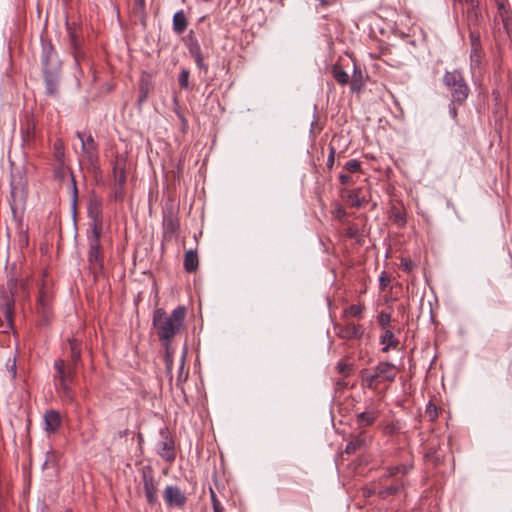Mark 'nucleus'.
<instances>
[{
  "label": "nucleus",
  "instance_id": "nucleus-1",
  "mask_svg": "<svg viewBox=\"0 0 512 512\" xmlns=\"http://www.w3.org/2000/svg\"><path fill=\"white\" fill-rule=\"evenodd\" d=\"M29 295L27 282L20 283L14 276L7 279V289H0V310L6 321V327L12 329L14 325V306L16 298H27Z\"/></svg>",
  "mask_w": 512,
  "mask_h": 512
},
{
  "label": "nucleus",
  "instance_id": "nucleus-2",
  "mask_svg": "<svg viewBox=\"0 0 512 512\" xmlns=\"http://www.w3.org/2000/svg\"><path fill=\"white\" fill-rule=\"evenodd\" d=\"M54 370L53 380L56 391L65 402L73 403L75 392L72 389V383L76 377L77 367L68 364L63 359H57L54 362Z\"/></svg>",
  "mask_w": 512,
  "mask_h": 512
},
{
  "label": "nucleus",
  "instance_id": "nucleus-3",
  "mask_svg": "<svg viewBox=\"0 0 512 512\" xmlns=\"http://www.w3.org/2000/svg\"><path fill=\"white\" fill-rule=\"evenodd\" d=\"M443 83L450 91L453 105H462L467 100L470 88L459 69L445 71Z\"/></svg>",
  "mask_w": 512,
  "mask_h": 512
},
{
  "label": "nucleus",
  "instance_id": "nucleus-4",
  "mask_svg": "<svg viewBox=\"0 0 512 512\" xmlns=\"http://www.w3.org/2000/svg\"><path fill=\"white\" fill-rule=\"evenodd\" d=\"M462 5V12L465 14V22L469 32V40L472 36H476L477 40L481 39V31L484 24L482 12L478 7L477 0H456Z\"/></svg>",
  "mask_w": 512,
  "mask_h": 512
},
{
  "label": "nucleus",
  "instance_id": "nucleus-5",
  "mask_svg": "<svg viewBox=\"0 0 512 512\" xmlns=\"http://www.w3.org/2000/svg\"><path fill=\"white\" fill-rule=\"evenodd\" d=\"M101 227L97 224L92 229L89 241L88 262L94 275L101 273L103 269V255L100 244Z\"/></svg>",
  "mask_w": 512,
  "mask_h": 512
},
{
  "label": "nucleus",
  "instance_id": "nucleus-6",
  "mask_svg": "<svg viewBox=\"0 0 512 512\" xmlns=\"http://www.w3.org/2000/svg\"><path fill=\"white\" fill-rule=\"evenodd\" d=\"M186 308L177 306L172 313L162 321V340L173 338L183 327Z\"/></svg>",
  "mask_w": 512,
  "mask_h": 512
},
{
  "label": "nucleus",
  "instance_id": "nucleus-7",
  "mask_svg": "<svg viewBox=\"0 0 512 512\" xmlns=\"http://www.w3.org/2000/svg\"><path fill=\"white\" fill-rule=\"evenodd\" d=\"M42 66L43 72H60L61 61L50 41L42 42Z\"/></svg>",
  "mask_w": 512,
  "mask_h": 512
},
{
  "label": "nucleus",
  "instance_id": "nucleus-8",
  "mask_svg": "<svg viewBox=\"0 0 512 512\" xmlns=\"http://www.w3.org/2000/svg\"><path fill=\"white\" fill-rule=\"evenodd\" d=\"M470 72L471 76L474 79L475 77H480L482 75V60H483V50L481 45V39L477 40V37L472 36V40H470Z\"/></svg>",
  "mask_w": 512,
  "mask_h": 512
},
{
  "label": "nucleus",
  "instance_id": "nucleus-9",
  "mask_svg": "<svg viewBox=\"0 0 512 512\" xmlns=\"http://www.w3.org/2000/svg\"><path fill=\"white\" fill-rule=\"evenodd\" d=\"M164 500L171 509H184L187 501L186 493L178 486H166L163 492Z\"/></svg>",
  "mask_w": 512,
  "mask_h": 512
},
{
  "label": "nucleus",
  "instance_id": "nucleus-10",
  "mask_svg": "<svg viewBox=\"0 0 512 512\" xmlns=\"http://www.w3.org/2000/svg\"><path fill=\"white\" fill-rule=\"evenodd\" d=\"M334 330L336 335L343 340L361 339L364 335L365 329L361 324L349 322L345 325H335Z\"/></svg>",
  "mask_w": 512,
  "mask_h": 512
},
{
  "label": "nucleus",
  "instance_id": "nucleus-11",
  "mask_svg": "<svg viewBox=\"0 0 512 512\" xmlns=\"http://www.w3.org/2000/svg\"><path fill=\"white\" fill-rule=\"evenodd\" d=\"M77 138L81 142L82 153L84 157L92 163L98 155L97 144L91 134L85 135L80 131L76 132Z\"/></svg>",
  "mask_w": 512,
  "mask_h": 512
},
{
  "label": "nucleus",
  "instance_id": "nucleus-12",
  "mask_svg": "<svg viewBox=\"0 0 512 512\" xmlns=\"http://www.w3.org/2000/svg\"><path fill=\"white\" fill-rule=\"evenodd\" d=\"M380 416V410L376 407L369 406L366 410L358 413L355 423L360 431H364L366 427L372 426Z\"/></svg>",
  "mask_w": 512,
  "mask_h": 512
},
{
  "label": "nucleus",
  "instance_id": "nucleus-13",
  "mask_svg": "<svg viewBox=\"0 0 512 512\" xmlns=\"http://www.w3.org/2000/svg\"><path fill=\"white\" fill-rule=\"evenodd\" d=\"M373 370L379 380L393 382L397 376V368L390 362H379Z\"/></svg>",
  "mask_w": 512,
  "mask_h": 512
},
{
  "label": "nucleus",
  "instance_id": "nucleus-14",
  "mask_svg": "<svg viewBox=\"0 0 512 512\" xmlns=\"http://www.w3.org/2000/svg\"><path fill=\"white\" fill-rule=\"evenodd\" d=\"M62 424V418L58 411L48 410L44 414V429L48 434H55Z\"/></svg>",
  "mask_w": 512,
  "mask_h": 512
},
{
  "label": "nucleus",
  "instance_id": "nucleus-15",
  "mask_svg": "<svg viewBox=\"0 0 512 512\" xmlns=\"http://www.w3.org/2000/svg\"><path fill=\"white\" fill-rule=\"evenodd\" d=\"M340 194L342 199H344L351 207L354 208H360L365 202L364 197L361 196V189H342Z\"/></svg>",
  "mask_w": 512,
  "mask_h": 512
},
{
  "label": "nucleus",
  "instance_id": "nucleus-16",
  "mask_svg": "<svg viewBox=\"0 0 512 512\" xmlns=\"http://www.w3.org/2000/svg\"><path fill=\"white\" fill-rule=\"evenodd\" d=\"M11 198L12 203L15 204L16 202H22L26 198V191H25V185L21 178L16 180V178L13 176L11 180Z\"/></svg>",
  "mask_w": 512,
  "mask_h": 512
},
{
  "label": "nucleus",
  "instance_id": "nucleus-17",
  "mask_svg": "<svg viewBox=\"0 0 512 512\" xmlns=\"http://www.w3.org/2000/svg\"><path fill=\"white\" fill-rule=\"evenodd\" d=\"M380 344L383 345L382 351L388 352L390 349H396L399 344V340L395 337L391 329L383 330L379 338Z\"/></svg>",
  "mask_w": 512,
  "mask_h": 512
},
{
  "label": "nucleus",
  "instance_id": "nucleus-18",
  "mask_svg": "<svg viewBox=\"0 0 512 512\" xmlns=\"http://www.w3.org/2000/svg\"><path fill=\"white\" fill-rule=\"evenodd\" d=\"M153 89L152 76L143 73L139 83V98L138 103L142 104L148 97L150 91Z\"/></svg>",
  "mask_w": 512,
  "mask_h": 512
},
{
  "label": "nucleus",
  "instance_id": "nucleus-19",
  "mask_svg": "<svg viewBox=\"0 0 512 512\" xmlns=\"http://www.w3.org/2000/svg\"><path fill=\"white\" fill-rule=\"evenodd\" d=\"M69 30V43L70 47L72 49V53L74 56L75 64L77 67L80 65V61L84 58V53L82 52L80 48V41L74 31H72L70 28Z\"/></svg>",
  "mask_w": 512,
  "mask_h": 512
},
{
  "label": "nucleus",
  "instance_id": "nucleus-20",
  "mask_svg": "<svg viewBox=\"0 0 512 512\" xmlns=\"http://www.w3.org/2000/svg\"><path fill=\"white\" fill-rule=\"evenodd\" d=\"M43 74L46 93L51 96L55 95L58 91L60 72H43Z\"/></svg>",
  "mask_w": 512,
  "mask_h": 512
},
{
  "label": "nucleus",
  "instance_id": "nucleus-21",
  "mask_svg": "<svg viewBox=\"0 0 512 512\" xmlns=\"http://www.w3.org/2000/svg\"><path fill=\"white\" fill-rule=\"evenodd\" d=\"M367 442V435L365 431H360L356 436H354L346 445L345 452L350 454L354 453L358 449L364 447Z\"/></svg>",
  "mask_w": 512,
  "mask_h": 512
},
{
  "label": "nucleus",
  "instance_id": "nucleus-22",
  "mask_svg": "<svg viewBox=\"0 0 512 512\" xmlns=\"http://www.w3.org/2000/svg\"><path fill=\"white\" fill-rule=\"evenodd\" d=\"M145 495L149 503H156L157 501V485L151 477H148L146 472L143 474Z\"/></svg>",
  "mask_w": 512,
  "mask_h": 512
},
{
  "label": "nucleus",
  "instance_id": "nucleus-23",
  "mask_svg": "<svg viewBox=\"0 0 512 512\" xmlns=\"http://www.w3.org/2000/svg\"><path fill=\"white\" fill-rule=\"evenodd\" d=\"M361 382L364 387H367L372 390H376L379 384V379L375 373V371H369L368 369H363L360 372Z\"/></svg>",
  "mask_w": 512,
  "mask_h": 512
},
{
  "label": "nucleus",
  "instance_id": "nucleus-24",
  "mask_svg": "<svg viewBox=\"0 0 512 512\" xmlns=\"http://www.w3.org/2000/svg\"><path fill=\"white\" fill-rule=\"evenodd\" d=\"M365 311L364 303H357L346 307L342 312L343 318H356L361 319Z\"/></svg>",
  "mask_w": 512,
  "mask_h": 512
},
{
  "label": "nucleus",
  "instance_id": "nucleus-25",
  "mask_svg": "<svg viewBox=\"0 0 512 512\" xmlns=\"http://www.w3.org/2000/svg\"><path fill=\"white\" fill-rule=\"evenodd\" d=\"M496 19L500 20L503 28L508 37L512 39V13L510 10H503L501 13H496Z\"/></svg>",
  "mask_w": 512,
  "mask_h": 512
},
{
  "label": "nucleus",
  "instance_id": "nucleus-26",
  "mask_svg": "<svg viewBox=\"0 0 512 512\" xmlns=\"http://www.w3.org/2000/svg\"><path fill=\"white\" fill-rule=\"evenodd\" d=\"M184 267L187 272H194L198 268V256L196 251L189 250L185 253Z\"/></svg>",
  "mask_w": 512,
  "mask_h": 512
},
{
  "label": "nucleus",
  "instance_id": "nucleus-27",
  "mask_svg": "<svg viewBox=\"0 0 512 512\" xmlns=\"http://www.w3.org/2000/svg\"><path fill=\"white\" fill-rule=\"evenodd\" d=\"M187 28V19L182 10L176 12L173 16V29L176 33L181 34Z\"/></svg>",
  "mask_w": 512,
  "mask_h": 512
},
{
  "label": "nucleus",
  "instance_id": "nucleus-28",
  "mask_svg": "<svg viewBox=\"0 0 512 512\" xmlns=\"http://www.w3.org/2000/svg\"><path fill=\"white\" fill-rule=\"evenodd\" d=\"M49 310H50L49 297L45 292L40 291V294H39V297L37 300V311H38V313L42 314V316L45 319H47L48 315H49Z\"/></svg>",
  "mask_w": 512,
  "mask_h": 512
},
{
  "label": "nucleus",
  "instance_id": "nucleus-29",
  "mask_svg": "<svg viewBox=\"0 0 512 512\" xmlns=\"http://www.w3.org/2000/svg\"><path fill=\"white\" fill-rule=\"evenodd\" d=\"M70 363L71 365L77 367L78 363L81 360V347L80 343L77 340H70Z\"/></svg>",
  "mask_w": 512,
  "mask_h": 512
},
{
  "label": "nucleus",
  "instance_id": "nucleus-30",
  "mask_svg": "<svg viewBox=\"0 0 512 512\" xmlns=\"http://www.w3.org/2000/svg\"><path fill=\"white\" fill-rule=\"evenodd\" d=\"M175 456L176 454L173 441L168 440L167 437H165V441H162V459L171 463L175 460Z\"/></svg>",
  "mask_w": 512,
  "mask_h": 512
},
{
  "label": "nucleus",
  "instance_id": "nucleus-31",
  "mask_svg": "<svg viewBox=\"0 0 512 512\" xmlns=\"http://www.w3.org/2000/svg\"><path fill=\"white\" fill-rule=\"evenodd\" d=\"M332 75L340 85H346L349 82V75L339 65H334Z\"/></svg>",
  "mask_w": 512,
  "mask_h": 512
},
{
  "label": "nucleus",
  "instance_id": "nucleus-32",
  "mask_svg": "<svg viewBox=\"0 0 512 512\" xmlns=\"http://www.w3.org/2000/svg\"><path fill=\"white\" fill-rule=\"evenodd\" d=\"M410 469H411V466L405 465V464L391 466L386 469L385 476L392 477V476L397 475L398 473L405 475L410 471Z\"/></svg>",
  "mask_w": 512,
  "mask_h": 512
},
{
  "label": "nucleus",
  "instance_id": "nucleus-33",
  "mask_svg": "<svg viewBox=\"0 0 512 512\" xmlns=\"http://www.w3.org/2000/svg\"><path fill=\"white\" fill-rule=\"evenodd\" d=\"M362 86V73L360 68L354 65V74L353 79L351 81V90L353 92H358Z\"/></svg>",
  "mask_w": 512,
  "mask_h": 512
},
{
  "label": "nucleus",
  "instance_id": "nucleus-34",
  "mask_svg": "<svg viewBox=\"0 0 512 512\" xmlns=\"http://www.w3.org/2000/svg\"><path fill=\"white\" fill-rule=\"evenodd\" d=\"M402 487V484L401 483H395V484H392L390 486H387L383 489H380L377 494L381 497V498H386L388 496H391V495H394L396 493H398L400 491Z\"/></svg>",
  "mask_w": 512,
  "mask_h": 512
},
{
  "label": "nucleus",
  "instance_id": "nucleus-35",
  "mask_svg": "<svg viewBox=\"0 0 512 512\" xmlns=\"http://www.w3.org/2000/svg\"><path fill=\"white\" fill-rule=\"evenodd\" d=\"M391 217L393 222L399 227H404L406 225V216L401 210L393 207L391 210Z\"/></svg>",
  "mask_w": 512,
  "mask_h": 512
},
{
  "label": "nucleus",
  "instance_id": "nucleus-36",
  "mask_svg": "<svg viewBox=\"0 0 512 512\" xmlns=\"http://www.w3.org/2000/svg\"><path fill=\"white\" fill-rule=\"evenodd\" d=\"M401 429V425L399 421H392L385 424L382 428L383 434L386 436H392L398 433Z\"/></svg>",
  "mask_w": 512,
  "mask_h": 512
},
{
  "label": "nucleus",
  "instance_id": "nucleus-37",
  "mask_svg": "<svg viewBox=\"0 0 512 512\" xmlns=\"http://www.w3.org/2000/svg\"><path fill=\"white\" fill-rule=\"evenodd\" d=\"M54 157L56 161H58L60 164H63L65 152H64V144L62 140L58 139L54 143Z\"/></svg>",
  "mask_w": 512,
  "mask_h": 512
},
{
  "label": "nucleus",
  "instance_id": "nucleus-38",
  "mask_svg": "<svg viewBox=\"0 0 512 512\" xmlns=\"http://www.w3.org/2000/svg\"><path fill=\"white\" fill-rule=\"evenodd\" d=\"M114 184L117 186L116 194L120 193L119 190L123 188L126 183V174L125 171L113 172Z\"/></svg>",
  "mask_w": 512,
  "mask_h": 512
},
{
  "label": "nucleus",
  "instance_id": "nucleus-39",
  "mask_svg": "<svg viewBox=\"0 0 512 512\" xmlns=\"http://www.w3.org/2000/svg\"><path fill=\"white\" fill-rule=\"evenodd\" d=\"M126 156L121 154L117 155L113 165V172L126 171Z\"/></svg>",
  "mask_w": 512,
  "mask_h": 512
},
{
  "label": "nucleus",
  "instance_id": "nucleus-40",
  "mask_svg": "<svg viewBox=\"0 0 512 512\" xmlns=\"http://www.w3.org/2000/svg\"><path fill=\"white\" fill-rule=\"evenodd\" d=\"M377 322L379 324V326L385 330V329H389L388 326L391 322V317H390V314L386 313V312H383L381 311L378 315H377Z\"/></svg>",
  "mask_w": 512,
  "mask_h": 512
},
{
  "label": "nucleus",
  "instance_id": "nucleus-41",
  "mask_svg": "<svg viewBox=\"0 0 512 512\" xmlns=\"http://www.w3.org/2000/svg\"><path fill=\"white\" fill-rule=\"evenodd\" d=\"M344 169L349 173L361 172V163L356 159H351L346 162Z\"/></svg>",
  "mask_w": 512,
  "mask_h": 512
},
{
  "label": "nucleus",
  "instance_id": "nucleus-42",
  "mask_svg": "<svg viewBox=\"0 0 512 512\" xmlns=\"http://www.w3.org/2000/svg\"><path fill=\"white\" fill-rule=\"evenodd\" d=\"M337 371L343 375L344 377H347L351 374L353 371L352 364L345 363V362H339L336 366Z\"/></svg>",
  "mask_w": 512,
  "mask_h": 512
},
{
  "label": "nucleus",
  "instance_id": "nucleus-43",
  "mask_svg": "<svg viewBox=\"0 0 512 512\" xmlns=\"http://www.w3.org/2000/svg\"><path fill=\"white\" fill-rule=\"evenodd\" d=\"M178 82L181 88L187 89L189 86V71L187 69H182L179 74Z\"/></svg>",
  "mask_w": 512,
  "mask_h": 512
},
{
  "label": "nucleus",
  "instance_id": "nucleus-44",
  "mask_svg": "<svg viewBox=\"0 0 512 512\" xmlns=\"http://www.w3.org/2000/svg\"><path fill=\"white\" fill-rule=\"evenodd\" d=\"M164 361H165V365H166V369H167V374L170 375L171 367H172V363H173V353H172L170 346H168L166 348ZM169 377L171 378V376H169Z\"/></svg>",
  "mask_w": 512,
  "mask_h": 512
},
{
  "label": "nucleus",
  "instance_id": "nucleus-45",
  "mask_svg": "<svg viewBox=\"0 0 512 512\" xmlns=\"http://www.w3.org/2000/svg\"><path fill=\"white\" fill-rule=\"evenodd\" d=\"M158 206V191L150 190L149 192V210L152 212L153 209H157Z\"/></svg>",
  "mask_w": 512,
  "mask_h": 512
},
{
  "label": "nucleus",
  "instance_id": "nucleus-46",
  "mask_svg": "<svg viewBox=\"0 0 512 512\" xmlns=\"http://www.w3.org/2000/svg\"><path fill=\"white\" fill-rule=\"evenodd\" d=\"M194 58H195V62H196L197 67L199 69L204 70L206 72L207 71V65L204 63L203 58L201 56V53L199 51H197L194 54Z\"/></svg>",
  "mask_w": 512,
  "mask_h": 512
},
{
  "label": "nucleus",
  "instance_id": "nucleus-47",
  "mask_svg": "<svg viewBox=\"0 0 512 512\" xmlns=\"http://www.w3.org/2000/svg\"><path fill=\"white\" fill-rule=\"evenodd\" d=\"M159 323H160V308H156L153 313V324H154L157 335L160 337V329L158 328Z\"/></svg>",
  "mask_w": 512,
  "mask_h": 512
},
{
  "label": "nucleus",
  "instance_id": "nucleus-48",
  "mask_svg": "<svg viewBox=\"0 0 512 512\" xmlns=\"http://www.w3.org/2000/svg\"><path fill=\"white\" fill-rule=\"evenodd\" d=\"M426 413L429 415L431 420H434L437 417V407L429 402L426 407Z\"/></svg>",
  "mask_w": 512,
  "mask_h": 512
},
{
  "label": "nucleus",
  "instance_id": "nucleus-49",
  "mask_svg": "<svg viewBox=\"0 0 512 512\" xmlns=\"http://www.w3.org/2000/svg\"><path fill=\"white\" fill-rule=\"evenodd\" d=\"M335 148L330 146L329 148V155H328V158H327V167L329 169H331L334 165V160H335Z\"/></svg>",
  "mask_w": 512,
  "mask_h": 512
},
{
  "label": "nucleus",
  "instance_id": "nucleus-50",
  "mask_svg": "<svg viewBox=\"0 0 512 512\" xmlns=\"http://www.w3.org/2000/svg\"><path fill=\"white\" fill-rule=\"evenodd\" d=\"M390 283V278L383 272L379 277V286L381 290H384Z\"/></svg>",
  "mask_w": 512,
  "mask_h": 512
},
{
  "label": "nucleus",
  "instance_id": "nucleus-51",
  "mask_svg": "<svg viewBox=\"0 0 512 512\" xmlns=\"http://www.w3.org/2000/svg\"><path fill=\"white\" fill-rule=\"evenodd\" d=\"M7 367L9 372L11 373L12 378L16 377V359L8 360Z\"/></svg>",
  "mask_w": 512,
  "mask_h": 512
},
{
  "label": "nucleus",
  "instance_id": "nucleus-52",
  "mask_svg": "<svg viewBox=\"0 0 512 512\" xmlns=\"http://www.w3.org/2000/svg\"><path fill=\"white\" fill-rule=\"evenodd\" d=\"M210 496H211V502H212L213 511L215 510V507L223 508V506L221 505V503L217 499L215 492L212 489H210Z\"/></svg>",
  "mask_w": 512,
  "mask_h": 512
},
{
  "label": "nucleus",
  "instance_id": "nucleus-53",
  "mask_svg": "<svg viewBox=\"0 0 512 512\" xmlns=\"http://www.w3.org/2000/svg\"><path fill=\"white\" fill-rule=\"evenodd\" d=\"M497 5V13H501L503 10H510L507 6V0H495Z\"/></svg>",
  "mask_w": 512,
  "mask_h": 512
},
{
  "label": "nucleus",
  "instance_id": "nucleus-54",
  "mask_svg": "<svg viewBox=\"0 0 512 512\" xmlns=\"http://www.w3.org/2000/svg\"><path fill=\"white\" fill-rule=\"evenodd\" d=\"M339 181L342 185H348V184L354 183L352 177L347 174H340Z\"/></svg>",
  "mask_w": 512,
  "mask_h": 512
},
{
  "label": "nucleus",
  "instance_id": "nucleus-55",
  "mask_svg": "<svg viewBox=\"0 0 512 512\" xmlns=\"http://www.w3.org/2000/svg\"><path fill=\"white\" fill-rule=\"evenodd\" d=\"M401 267L405 271H410L413 268V262L409 259H402L401 260Z\"/></svg>",
  "mask_w": 512,
  "mask_h": 512
},
{
  "label": "nucleus",
  "instance_id": "nucleus-56",
  "mask_svg": "<svg viewBox=\"0 0 512 512\" xmlns=\"http://www.w3.org/2000/svg\"><path fill=\"white\" fill-rule=\"evenodd\" d=\"M334 216L338 219H342L346 216V211L344 210L343 207L341 206H338L335 210H334Z\"/></svg>",
  "mask_w": 512,
  "mask_h": 512
},
{
  "label": "nucleus",
  "instance_id": "nucleus-57",
  "mask_svg": "<svg viewBox=\"0 0 512 512\" xmlns=\"http://www.w3.org/2000/svg\"><path fill=\"white\" fill-rule=\"evenodd\" d=\"M144 8V0H134V11L141 13Z\"/></svg>",
  "mask_w": 512,
  "mask_h": 512
},
{
  "label": "nucleus",
  "instance_id": "nucleus-58",
  "mask_svg": "<svg viewBox=\"0 0 512 512\" xmlns=\"http://www.w3.org/2000/svg\"><path fill=\"white\" fill-rule=\"evenodd\" d=\"M19 241L22 243V245L28 244V235L26 232H24V231L20 232Z\"/></svg>",
  "mask_w": 512,
  "mask_h": 512
},
{
  "label": "nucleus",
  "instance_id": "nucleus-59",
  "mask_svg": "<svg viewBox=\"0 0 512 512\" xmlns=\"http://www.w3.org/2000/svg\"><path fill=\"white\" fill-rule=\"evenodd\" d=\"M72 186H73V204L75 205L76 200H77V187H76V182H75L74 178H72Z\"/></svg>",
  "mask_w": 512,
  "mask_h": 512
},
{
  "label": "nucleus",
  "instance_id": "nucleus-60",
  "mask_svg": "<svg viewBox=\"0 0 512 512\" xmlns=\"http://www.w3.org/2000/svg\"><path fill=\"white\" fill-rule=\"evenodd\" d=\"M356 229H354L353 227H349L348 228V231H347V234L350 236V237H354L355 233H356Z\"/></svg>",
  "mask_w": 512,
  "mask_h": 512
},
{
  "label": "nucleus",
  "instance_id": "nucleus-61",
  "mask_svg": "<svg viewBox=\"0 0 512 512\" xmlns=\"http://www.w3.org/2000/svg\"><path fill=\"white\" fill-rule=\"evenodd\" d=\"M450 113H451L453 118H455L457 116V109H456L455 106L450 107Z\"/></svg>",
  "mask_w": 512,
  "mask_h": 512
},
{
  "label": "nucleus",
  "instance_id": "nucleus-62",
  "mask_svg": "<svg viewBox=\"0 0 512 512\" xmlns=\"http://www.w3.org/2000/svg\"><path fill=\"white\" fill-rule=\"evenodd\" d=\"M213 512H225V510H224V507L223 508L215 507V510Z\"/></svg>",
  "mask_w": 512,
  "mask_h": 512
}]
</instances>
